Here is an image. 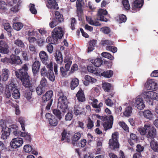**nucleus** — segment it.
<instances>
[{"label":"nucleus","instance_id":"obj_1","mask_svg":"<svg viewBox=\"0 0 158 158\" xmlns=\"http://www.w3.org/2000/svg\"><path fill=\"white\" fill-rule=\"evenodd\" d=\"M28 70V68L26 64H24L22 68L19 69V72L17 71L15 72L16 77L21 80L23 82V85L25 87L29 89L30 91H33L35 88L34 84L31 83L29 80V77L27 74V71Z\"/></svg>","mask_w":158,"mask_h":158},{"label":"nucleus","instance_id":"obj_2","mask_svg":"<svg viewBox=\"0 0 158 158\" xmlns=\"http://www.w3.org/2000/svg\"><path fill=\"white\" fill-rule=\"evenodd\" d=\"M138 130L141 135H146L147 137L149 138L152 139L156 136V130L150 123H147L143 127L138 128Z\"/></svg>","mask_w":158,"mask_h":158},{"label":"nucleus","instance_id":"obj_3","mask_svg":"<svg viewBox=\"0 0 158 158\" xmlns=\"http://www.w3.org/2000/svg\"><path fill=\"white\" fill-rule=\"evenodd\" d=\"M64 33V29L59 27H55L52 32V39L56 41L58 39H61Z\"/></svg>","mask_w":158,"mask_h":158},{"label":"nucleus","instance_id":"obj_4","mask_svg":"<svg viewBox=\"0 0 158 158\" xmlns=\"http://www.w3.org/2000/svg\"><path fill=\"white\" fill-rule=\"evenodd\" d=\"M118 132H115L112 135V139L109 140V147L111 149H114L119 147V144L118 140Z\"/></svg>","mask_w":158,"mask_h":158},{"label":"nucleus","instance_id":"obj_5","mask_svg":"<svg viewBox=\"0 0 158 158\" xmlns=\"http://www.w3.org/2000/svg\"><path fill=\"white\" fill-rule=\"evenodd\" d=\"M23 140L20 137H17L12 139L10 143V146L12 148L16 149L21 147L23 144Z\"/></svg>","mask_w":158,"mask_h":158},{"label":"nucleus","instance_id":"obj_6","mask_svg":"<svg viewBox=\"0 0 158 158\" xmlns=\"http://www.w3.org/2000/svg\"><path fill=\"white\" fill-rule=\"evenodd\" d=\"M64 62L65 63V68L62 66L60 68V71L62 75L65 76L67 74V72L69 69L72 63V61L70 58L65 57L64 60Z\"/></svg>","mask_w":158,"mask_h":158},{"label":"nucleus","instance_id":"obj_7","mask_svg":"<svg viewBox=\"0 0 158 158\" xmlns=\"http://www.w3.org/2000/svg\"><path fill=\"white\" fill-rule=\"evenodd\" d=\"M135 107L139 110L143 109L145 106L144 101L141 95L136 97L132 100Z\"/></svg>","mask_w":158,"mask_h":158},{"label":"nucleus","instance_id":"obj_8","mask_svg":"<svg viewBox=\"0 0 158 158\" xmlns=\"http://www.w3.org/2000/svg\"><path fill=\"white\" fill-rule=\"evenodd\" d=\"M68 101L65 96H63L59 97L58 102V108L62 110V111H65L68 107Z\"/></svg>","mask_w":158,"mask_h":158},{"label":"nucleus","instance_id":"obj_9","mask_svg":"<svg viewBox=\"0 0 158 158\" xmlns=\"http://www.w3.org/2000/svg\"><path fill=\"white\" fill-rule=\"evenodd\" d=\"M146 87L148 89L156 90L158 88L157 82L153 79H149L147 82Z\"/></svg>","mask_w":158,"mask_h":158},{"label":"nucleus","instance_id":"obj_10","mask_svg":"<svg viewBox=\"0 0 158 158\" xmlns=\"http://www.w3.org/2000/svg\"><path fill=\"white\" fill-rule=\"evenodd\" d=\"M45 116L48 119L49 123L51 126L54 127L57 126L58 121L54 116H52L49 113L46 114Z\"/></svg>","mask_w":158,"mask_h":158},{"label":"nucleus","instance_id":"obj_11","mask_svg":"<svg viewBox=\"0 0 158 158\" xmlns=\"http://www.w3.org/2000/svg\"><path fill=\"white\" fill-rule=\"evenodd\" d=\"M9 63L11 64H21L22 62L19 56L12 55L9 58Z\"/></svg>","mask_w":158,"mask_h":158},{"label":"nucleus","instance_id":"obj_12","mask_svg":"<svg viewBox=\"0 0 158 158\" xmlns=\"http://www.w3.org/2000/svg\"><path fill=\"white\" fill-rule=\"evenodd\" d=\"M107 14V12L106 10L102 9H100L98 13V20L102 21L107 22V19L105 18L104 15H106Z\"/></svg>","mask_w":158,"mask_h":158},{"label":"nucleus","instance_id":"obj_13","mask_svg":"<svg viewBox=\"0 0 158 158\" xmlns=\"http://www.w3.org/2000/svg\"><path fill=\"white\" fill-rule=\"evenodd\" d=\"M8 45L5 41H0V52L4 54H7L9 52Z\"/></svg>","mask_w":158,"mask_h":158},{"label":"nucleus","instance_id":"obj_14","mask_svg":"<svg viewBox=\"0 0 158 158\" xmlns=\"http://www.w3.org/2000/svg\"><path fill=\"white\" fill-rule=\"evenodd\" d=\"M143 4V0H135L132 9L133 12L138 10L139 8L142 7Z\"/></svg>","mask_w":158,"mask_h":158},{"label":"nucleus","instance_id":"obj_15","mask_svg":"<svg viewBox=\"0 0 158 158\" xmlns=\"http://www.w3.org/2000/svg\"><path fill=\"white\" fill-rule=\"evenodd\" d=\"M39 56L42 62L44 64H47L48 61L47 53L44 51H41L39 53Z\"/></svg>","mask_w":158,"mask_h":158},{"label":"nucleus","instance_id":"obj_16","mask_svg":"<svg viewBox=\"0 0 158 158\" xmlns=\"http://www.w3.org/2000/svg\"><path fill=\"white\" fill-rule=\"evenodd\" d=\"M10 74V72L8 69L6 68L2 69L1 75L2 81H7L9 77Z\"/></svg>","mask_w":158,"mask_h":158},{"label":"nucleus","instance_id":"obj_17","mask_svg":"<svg viewBox=\"0 0 158 158\" xmlns=\"http://www.w3.org/2000/svg\"><path fill=\"white\" fill-rule=\"evenodd\" d=\"M47 1L46 6L48 8L55 10H57L58 9V5L55 0H47Z\"/></svg>","mask_w":158,"mask_h":158},{"label":"nucleus","instance_id":"obj_18","mask_svg":"<svg viewBox=\"0 0 158 158\" xmlns=\"http://www.w3.org/2000/svg\"><path fill=\"white\" fill-rule=\"evenodd\" d=\"M10 132H12L16 136H19V133L21 132L18 130V128L16 125L13 124L9 126L8 127Z\"/></svg>","mask_w":158,"mask_h":158},{"label":"nucleus","instance_id":"obj_19","mask_svg":"<svg viewBox=\"0 0 158 158\" xmlns=\"http://www.w3.org/2000/svg\"><path fill=\"white\" fill-rule=\"evenodd\" d=\"M84 4L83 0H77L76 6L77 8V15L78 17H80L82 15V11L81 10V7Z\"/></svg>","mask_w":158,"mask_h":158},{"label":"nucleus","instance_id":"obj_20","mask_svg":"<svg viewBox=\"0 0 158 158\" xmlns=\"http://www.w3.org/2000/svg\"><path fill=\"white\" fill-rule=\"evenodd\" d=\"M76 96L79 102H83L85 100V96L84 92L81 89H80L77 93Z\"/></svg>","mask_w":158,"mask_h":158},{"label":"nucleus","instance_id":"obj_21","mask_svg":"<svg viewBox=\"0 0 158 158\" xmlns=\"http://www.w3.org/2000/svg\"><path fill=\"white\" fill-rule=\"evenodd\" d=\"M53 92L51 90H50L47 91L43 96V100L44 102H46L47 101H50L51 100H52L51 99V98L53 96Z\"/></svg>","mask_w":158,"mask_h":158},{"label":"nucleus","instance_id":"obj_22","mask_svg":"<svg viewBox=\"0 0 158 158\" xmlns=\"http://www.w3.org/2000/svg\"><path fill=\"white\" fill-rule=\"evenodd\" d=\"M85 80L83 81L84 84L87 86L89 85V83H94L96 81V80L88 75H86L84 78Z\"/></svg>","mask_w":158,"mask_h":158},{"label":"nucleus","instance_id":"obj_23","mask_svg":"<svg viewBox=\"0 0 158 158\" xmlns=\"http://www.w3.org/2000/svg\"><path fill=\"white\" fill-rule=\"evenodd\" d=\"M40 66V62L38 60L35 61L32 66V69L33 73L35 74L38 71Z\"/></svg>","mask_w":158,"mask_h":158},{"label":"nucleus","instance_id":"obj_24","mask_svg":"<svg viewBox=\"0 0 158 158\" xmlns=\"http://www.w3.org/2000/svg\"><path fill=\"white\" fill-rule=\"evenodd\" d=\"M19 134V136H20L23 137L24 139L27 142H30L31 139V136L27 132L24 131H21Z\"/></svg>","mask_w":158,"mask_h":158},{"label":"nucleus","instance_id":"obj_25","mask_svg":"<svg viewBox=\"0 0 158 158\" xmlns=\"http://www.w3.org/2000/svg\"><path fill=\"white\" fill-rule=\"evenodd\" d=\"M152 91H146L143 92L140 95L147 100L151 102V98L152 96Z\"/></svg>","mask_w":158,"mask_h":158},{"label":"nucleus","instance_id":"obj_26","mask_svg":"<svg viewBox=\"0 0 158 158\" xmlns=\"http://www.w3.org/2000/svg\"><path fill=\"white\" fill-rule=\"evenodd\" d=\"M91 100L92 101L91 103L93 108H99L103 106V103L102 102H100L98 104V101L97 99L93 98L91 99Z\"/></svg>","mask_w":158,"mask_h":158},{"label":"nucleus","instance_id":"obj_27","mask_svg":"<svg viewBox=\"0 0 158 158\" xmlns=\"http://www.w3.org/2000/svg\"><path fill=\"white\" fill-rule=\"evenodd\" d=\"M81 134L79 132L75 133L72 138V144L75 145H77V141L80 139Z\"/></svg>","mask_w":158,"mask_h":158},{"label":"nucleus","instance_id":"obj_28","mask_svg":"<svg viewBox=\"0 0 158 158\" xmlns=\"http://www.w3.org/2000/svg\"><path fill=\"white\" fill-rule=\"evenodd\" d=\"M90 62L97 67L100 66L102 64V60L99 58L90 60Z\"/></svg>","mask_w":158,"mask_h":158},{"label":"nucleus","instance_id":"obj_29","mask_svg":"<svg viewBox=\"0 0 158 158\" xmlns=\"http://www.w3.org/2000/svg\"><path fill=\"white\" fill-rule=\"evenodd\" d=\"M79 84V80L76 78H73L70 83V88L71 89L73 90L77 87Z\"/></svg>","mask_w":158,"mask_h":158},{"label":"nucleus","instance_id":"obj_30","mask_svg":"<svg viewBox=\"0 0 158 158\" xmlns=\"http://www.w3.org/2000/svg\"><path fill=\"white\" fill-rule=\"evenodd\" d=\"M86 20L87 22L90 25L95 26H100L101 24L98 22H94L90 16H86Z\"/></svg>","mask_w":158,"mask_h":158},{"label":"nucleus","instance_id":"obj_31","mask_svg":"<svg viewBox=\"0 0 158 158\" xmlns=\"http://www.w3.org/2000/svg\"><path fill=\"white\" fill-rule=\"evenodd\" d=\"M144 117L146 118L149 120L153 118V114L149 110H146L143 112Z\"/></svg>","mask_w":158,"mask_h":158},{"label":"nucleus","instance_id":"obj_32","mask_svg":"<svg viewBox=\"0 0 158 158\" xmlns=\"http://www.w3.org/2000/svg\"><path fill=\"white\" fill-rule=\"evenodd\" d=\"M23 23L20 22L15 23L13 24L14 29L17 31L20 30L23 28Z\"/></svg>","mask_w":158,"mask_h":158},{"label":"nucleus","instance_id":"obj_33","mask_svg":"<svg viewBox=\"0 0 158 158\" xmlns=\"http://www.w3.org/2000/svg\"><path fill=\"white\" fill-rule=\"evenodd\" d=\"M83 108H81L79 106V105H75V106L74 112L76 115L82 114Z\"/></svg>","mask_w":158,"mask_h":158},{"label":"nucleus","instance_id":"obj_34","mask_svg":"<svg viewBox=\"0 0 158 158\" xmlns=\"http://www.w3.org/2000/svg\"><path fill=\"white\" fill-rule=\"evenodd\" d=\"M55 19L58 23H60L63 21L64 19L62 15L60 14L59 12L56 11L55 12Z\"/></svg>","mask_w":158,"mask_h":158},{"label":"nucleus","instance_id":"obj_35","mask_svg":"<svg viewBox=\"0 0 158 158\" xmlns=\"http://www.w3.org/2000/svg\"><path fill=\"white\" fill-rule=\"evenodd\" d=\"M88 71L90 73H93L95 75H100V73L98 72L96 70V69L94 68V67L92 65H89L87 67Z\"/></svg>","mask_w":158,"mask_h":158},{"label":"nucleus","instance_id":"obj_36","mask_svg":"<svg viewBox=\"0 0 158 158\" xmlns=\"http://www.w3.org/2000/svg\"><path fill=\"white\" fill-rule=\"evenodd\" d=\"M130 138L131 139L128 140V142L131 146L133 145L134 144V142H132L131 140L135 142L138 139L136 134L133 133L130 135Z\"/></svg>","mask_w":158,"mask_h":158},{"label":"nucleus","instance_id":"obj_37","mask_svg":"<svg viewBox=\"0 0 158 158\" xmlns=\"http://www.w3.org/2000/svg\"><path fill=\"white\" fill-rule=\"evenodd\" d=\"M132 108L131 106L127 107L123 112V114L126 117L130 116L132 113Z\"/></svg>","mask_w":158,"mask_h":158},{"label":"nucleus","instance_id":"obj_38","mask_svg":"<svg viewBox=\"0 0 158 158\" xmlns=\"http://www.w3.org/2000/svg\"><path fill=\"white\" fill-rule=\"evenodd\" d=\"M55 57L57 62L59 64H61L63 61V57L60 52L59 51L56 52V56Z\"/></svg>","mask_w":158,"mask_h":158},{"label":"nucleus","instance_id":"obj_39","mask_svg":"<svg viewBox=\"0 0 158 158\" xmlns=\"http://www.w3.org/2000/svg\"><path fill=\"white\" fill-rule=\"evenodd\" d=\"M150 146L154 151L158 152V144L154 139L152 140L150 142Z\"/></svg>","mask_w":158,"mask_h":158},{"label":"nucleus","instance_id":"obj_40","mask_svg":"<svg viewBox=\"0 0 158 158\" xmlns=\"http://www.w3.org/2000/svg\"><path fill=\"white\" fill-rule=\"evenodd\" d=\"M62 140H64L65 139H69L70 136V132H67L64 130L62 132Z\"/></svg>","mask_w":158,"mask_h":158},{"label":"nucleus","instance_id":"obj_41","mask_svg":"<svg viewBox=\"0 0 158 158\" xmlns=\"http://www.w3.org/2000/svg\"><path fill=\"white\" fill-rule=\"evenodd\" d=\"M53 113L57 116L59 120L61 119L63 114L60 112V110L57 109H54L53 110Z\"/></svg>","mask_w":158,"mask_h":158},{"label":"nucleus","instance_id":"obj_42","mask_svg":"<svg viewBox=\"0 0 158 158\" xmlns=\"http://www.w3.org/2000/svg\"><path fill=\"white\" fill-rule=\"evenodd\" d=\"M100 74L105 77L110 78L113 75V72L111 70L107 71L101 73Z\"/></svg>","mask_w":158,"mask_h":158},{"label":"nucleus","instance_id":"obj_43","mask_svg":"<svg viewBox=\"0 0 158 158\" xmlns=\"http://www.w3.org/2000/svg\"><path fill=\"white\" fill-rule=\"evenodd\" d=\"M12 97L15 99H18L20 97V93L17 89L14 90L13 91L11 92Z\"/></svg>","mask_w":158,"mask_h":158},{"label":"nucleus","instance_id":"obj_44","mask_svg":"<svg viewBox=\"0 0 158 158\" xmlns=\"http://www.w3.org/2000/svg\"><path fill=\"white\" fill-rule=\"evenodd\" d=\"M111 85L108 83L105 82L102 84V87L104 90L106 92H109L111 89Z\"/></svg>","mask_w":158,"mask_h":158},{"label":"nucleus","instance_id":"obj_45","mask_svg":"<svg viewBox=\"0 0 158 158\" xmlns=\"http://www.w3.org/2000/svg\"><path fill=\"white\" fill-rule=\"evenodd\" d=\"M101 55L103 57L110 60H113L114 59V57L108 52H103L101 54Z\"/></svg>","mask_w":158,"mask_h":158},{"label":"nucleus","instance_id":"obj_46","mask_svg":"<svg viewBox=\"0 0 158 158\" xmlns=\"http://www.w3.org/2000/svg\"><path fill=\"white\" fill-rule=\"evenodd\" d=\"M45 39L43 38H40L37 40L36 43L40 47H43L45 44Z\"/></svg>","mask_w":158,"mask_h":158},{"label":"nucleus","instance_id":"obj_47","mask_svg":"<svg viewBox=\"0 0 158 158\" xmlns=\"http://www.w3.org/2000/svg\"><path fill=\"white\" fill-rule=\"evenodd\" d=\"M32 150V148L29 144L25 145L23 147V151L26 153H30Z\"/></svg>","mask_w":158,"mask_h":158},{"label":"nucleus","instance_id":"obj_48","mask_svg":"<svg viewBox=\"0 0 158 158\" xmlns=\"http://www.w3.org/2000/svg\"><path fill=\"white\" fill-rule=\"evenodd\" d=\"M127 18L125 15L123 14L119 15L118 18L117 19V21L119 23L125 22Z\"/></svg>","mask_w":158,"mask_h":158},{"label":"nucleus","instance_id":"obj_49","mask_svg":"<svg viewBox=\"0 0 158 158\" xmlns=\"http://www.w3.org/2000/svg\"><path fill=\"white\" fill-rule=\"evenodd\" d=\"M40 86L43 87H45L47 86L48 85V84L46 79L44 78L43 77L40 82Z\"/></svg>","mask_w":158,"mask_h":158},{"label":"nucleus","instance_id":"obj_50","mask_svg":"<svg viewBox=\"0 0 158 158\" xmlns=\"http://www.w3.org/2000/svg\"><path fill=\"white\" fill-rule=\"evenodd\" d=\"M46 75L51 81H54L55 78L53 71L48 72Z\"/></svg>","mask_w":158,"mask_h":158},{"label":"nucleus","instance_id":"obj_51","mask_svg":"<svg viewBox=\"0 0 158 158\" xmlns=\"http://www.w3.org/2000/svg\"><path fill=\"white\" fill-rule=\"evenodd\" d=\"M44 87H42L40 85L38 86L36 88V92L38 95H41L45 91V90L44 89Z\"/></svg>","mask_w":158,"mask_h":158},{"label":"nucleus","instance_id":"obj_52","mask_svg":"<svg viewBox=\"0 0 158 158\" xmlns=\"http://www.w3.org/2000/svg\"><path fill=\"white\" fill-rule=\"evenodd\" d=\"M122 3L125 9L127 10L130 9V7L128 0H123Z\"/></svg>","mask_w":158,"mask_h":158},{"label":"nucleus","instance_id":"obj_53","mask_svg":"<svg viewBox=\"0 0 158 158\" xmlns=\"http://www.w3.org/2000/svg\"><path fill=\"white\" fill-rule=\"evenodd\" d=\"M119 124L124 130L127 131H129L128 127L123 122L120 121L119 122Z\"/></svg>","mask_w":158,"mask_h":158},{"label":"nucleus","instance_id":"obj_54","mask_svg":"<svg viewBox=\"0 0 158 158\" xmlns=\"http://www.w3.org/2000/svg\"><path fill=\"white\" fill-rule=\"evenodd\" d=\"M19 121L20 123L21 127L22 128V129L23 131H25V127L24 125V123L25 120L24 118L22 117H20L19 118Z\"/></svg>","mask_w":158,"mask_h":158},{"label":"nucleus","instance_id":"obj_55","mask_svg":"<svg viewBox=\"0 0 158 158\" xmlns=\"http://www.w3.org/2000/svg\"><path fill=\"white\" fill-rule=\"evenodd\" d=\"M14 43L17 46L20 47H23L24 46L23 43L19 39L15 40Z\"/></svg>","mask_w":158,"mask_h":158},{"label":"nucleus","instance_id":"obj_56","mask_svg":"<svg viewBox=\"0 0 158 158\" xmlns=\"http://www.w3.org/2000/svg\"><path fill=\"white\" fill-rule=\"evenodd\" d=\"M16 85L13 82L10 83L8 85V89L11 92L15 89H17Z\"/></svg>","mask_w":158,"mask_h":158},{"label":"nucleus","instance_id":"obj_57","mask_svg":"<svg viewBox=\"0 0 158 158\" xmlns=\"http://www.w3.org/2000/svg\"><path fill=\"white\" fill-rule=\"evenodd\" d=\"M103 126L105 129L107 130L112 127V123H110L109 122H106L103 123Z\"/></svg>","mask_w":158,"mask_h":158},{"label":"nucleus","instance_id":"obj_58","mask_svg":"<svg viewBox=\"0 0 158 158\" xmlns=\"http://www.w3.org/2000/svg\"><path fill=\"white\" fill-rule=\"evenodd\" d=\"M106 49L112 52L113 53H115L117 51V48L113 46H107L106 47Z\"/></svg>","mask_w":158,"mask_h":158},{"label":"nucleus","instance_id":"obj_59","mask_svg":"<svg viewBox=\"0 0 158 158\" xmlns=\"http://www.w3.org/2000/svg\"><path fill=\"white\" fill-rule=\"evenodd\" d=\"M29 8L31 12L34 14H36L37 11L35 7V5L33 4H30L29 6Z\"/></svg>","mask_w":158,"mask_h":158},{"label":"nucleus","instance_id":"obj_60","mask_svg":"<svg viewBox=\"0 0 158 158\" xmlns=\"http://www.w3.org/2000/svg\"><path fill=\"white\" fill-rule=\"evenodd\" d=\"M153 100L158 101V94L156 92L152 91L151 102Z\"/></svg>","mask_w":158,"mask_h":158},{"label":"nucleus","instance_id":"obj_61","mask_svg":"<svg viewBox=\"0 0 158 158\" xmlns=\"http://www.w3.org/2000/svg\"><path fill=\"white\" fill-rule=\"evenodd\" d=\"M31 95L32 94L30 91H28L25 92L24 94V97L26 98L27 100H31Z\"/></svg>","mask_w":158,"mask_h":158},{"label":"nucleus","instance_id":"obj_62","mask_svg":"<svg viewBox=\"0 0 158 158\" xmlns=\"http://www.w3.org/2000/svg\"><path fill=\"white\" fill-rule=\"evenodd\" d=\"M7 4L3 1L0 2V10H6L7 9Z\"/></svg>","mask_w":158,"mask_h":158},{"label":"nucleus","instance_id":"obj_63","mask_svg":"<svg viewBox=\"0 0 158 158\" xmlns=\"http://www.w3.org/2000/svg\"><path fill=\"white\" fill-rule=\"evenodd\" d=\"M86 140L85 139H83L81 140L80 143H77V145H76L79 147H81L83 148L86 145Z\"/></svg>","mask_w":158,"mask_h":158},{"label":"nucleus","instance_id":"obj_64","mask_svg":"<svg viewBox=\"0 0 158 158\" xmlns=\"http://www.w3.org/2000/svg\"><path fill=\"white\" fill-rule=\"evenodd\" d=\"M88 123L87 124V127L88 129H90L94 126L93 122L91 120L90 118H88Z\"/></svg>","mask_w":158,"mask_h":158}]
</instances>
